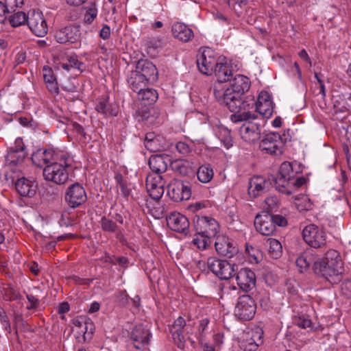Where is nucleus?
Segmentation results:
<instances>
[{
  "instance_id": "obj_1",
  "label": "nucleus",
  "mask_w": 351,
  "mask_h": 351,
  "mask_svg": "<svg viewBox=\"0 0 351 351\" xmlns=\"http://www.w3.org/2000/svg\"><path fill=\"white\" fill-rule=\"evenodd\" d=\"M230 81V86L225 90L220 83L214 84L213 90L216 99L234 112L230 116L232 122L255 119L256 116L252 111L255 104L254 99H241V95L250 87L249 78L243 75H237Z\"/></svg>"
},
{
  "instance_id": "obj_2",
  "label": "nucleus",
  "mask_w": 351,
  "mask_h": 351,
  "mask_svg": "<svg viewBox=\"0 0 351 351\" xmlns=\"http://www.w3.org/2000/svg\"><path fill=\"white\" fill-rule=\"evenodd\" d=\"M313 270L332 285L339 283L342 280L344 270L339 253L335 250H329L324 259L314 262Z\"/></svg>"
},
{
  "instance_id": "obj_3",
  "label": "nucleus",
  "mask_w": 351,
  "mask_h": 351,
  "mask_svg": "<svg viewBox=\"0 0 351 351\" xmlns=\"http://www.w3.org/2000/svg\"><path fill=\"white\" fill-rule=\"evenodd\" d=\"M73 162V160L69 154H60L57 160L44 167L43 174L45 180L58 185L65 184L69 180Z\"/></svg>"
},
{
  "instance_id": "obj_4",
  "label": "nucleus",
  "mask_w": 351,
  "mask_h": 351,
  "mask_svg": "<svg viewBox=\"0 0 351 351\" xmlns=\"http://www.w3.org/2000/svg\"><path fill=\"white\" fill-rule=\"evenodd\" d=\"M300 172V167L297 162H282L279 168L278 176L272 178L276 189L278 191H288L291 186L289 181L296 177Z\"/></svg>"
},
{
  "instance_id": "obj_5",
  "label": "nucleus",
  "mask_w": 351,
  "mask_h": 351,
  "mask_svg": "<svg viewBox=\"0 0 351 351\" xmlns=\"http://www.w3.org/2000/svg\"><path fill=\"white\" fill-rule=\"evenodd\" d=\"M302 237L305 243L311 247L321 248L326 245V234L323 229L311 223L302 230Z\"/></svg>"
},
{
  "instance_id": "obj_6",
  "label": "nucleus",
  "mask_w": 351,
  "mask_h": 351,
  "mask_svg": "<svg viewBox=\"0 0 351 351\" xmlns=\"http://www.w3.org/2000/svg\"><path fill=\"white\" fill-rule=\"evenodd\" d=\"M167 194L176 202L188 200L191 196V184L186 181L173 179L167 186Z\"/></svg>"
},
{
  "instance_id": "obj_7",
  "label": "nucleus",
  "mask_w": 351,
  "mask_h": 351,
  "mask_svg": "<svg viewBox=\"0 0 351 351\" xmlns=\"http://www.w3.org/2000/svg\"><path fill=\"white\" fill-rule=\"evenodd\" d=\"M220 58L215 56V51L210 48L204 49L197 57V65L199 71L207 75L213 73Z\"/></svg>"
},
{
  "instance_id": "obj_8",
  "label": "nucleus",
  "mask_w": 351,
  "mask_h": 351,
  "mask_svg": "<svg viewBox=\"0 0 351 351\" xmlns=\"http://www.w3.org/2000/svg\"><path fill=\"white\" fill-rule=\"evenodd\" d=\"M193 226L197 234H202L207 237L213 238L217 236L219 230L218 222L213 217L206 216H196Z\"/></svg>"
},
{
  "instance_id": "obj_9",
  "label": "nucleus",
  "mask_w": 351,
  "mask_h": 351,
  "mask_svg": "<svg viewBox=\"0 0 351 351\" xmlns=\"http://www.w3.org/2000/svg\"><path fill=\"white\" fill-rule=\"evenodd\" d=\"M208 268L218 278L227 280L230 278L235 272L234 264L227 261L220 260L215 257H210L207 260Z\"/></svg>"
},
{
  "instance_id": "obj_10",
  "label": "nucleus",
  "mask_w": 351,
  "mask_h": 351,
  "mask_svg": "<svg viewBox=\"0 0 351 351\" xmlns=\"http://www.w3.org/2000/svg\"><path fill=\"white\" fill-rule=\"evenodd\" d=\"M256 306L254 300L248 295L239 298L234 310V314L242 320L252 319L256 313Z\"/></svg>"
},
{
  "instance_id": "obj_11",
  "label": "nucleus",
  "mask_w": 351,
  "mask_h": 351,
  "mask_svg": "<svg viewBox=\"0 0 351 351\" xmlns=\"http://www.w3.org/2000/svg\"><path fill=\"white\" fill-rule=\"evenodd\" d=\"M283 139L276 132H271L265 136L261 141L259 147L271 155H281L282 153Z\"/></svg>"
},
{
  "instance_id": "obj_12",
  "label": "nucleus",
  "mask_w": 351,
  "mask_h": 351,
  "mask_svg": "<svg viewBox=\"0 0 351 351\" xmlns=\"http://www.w3.org/2000/svg\"><path fill=\"white\" fill-rule=\"evenodd\" d=\"M64 199L71 208H77L87 199L86 191L80 184H73L67 188Z\"/></svg>"
},
{
  "instance_id": "obj_13",
  "label": "nucleus",
  "mask_w": 351,
  "mask_h": 351,
  "mask_svg": "<svg viewBox=\"0 0 351 351\" xmlns=\"http://www.w3.org/2000/svg\"><path fill=\"white\" fill-rule=\"evenodd\" d=\"M27 19V25L36 36L43 37L47 33V25L41 12L29 10Z\"/></svg>"
},
{
  "instance_id": "obj_14",
  "label": "nucleus",
  "mask_w": 351,
  "mask_h": 351,
  "mask_svg": "<svg viewBox=\"0 0 351 351\" xmlns=\"http://www.w3.org/2000/svg\"><path fill=\"white\" fill-rule=\"evenodd\" d=\"M152 333L143 324L136 325L130 333V340L138 350L143 349L149 345Z\"/></svg>"
},
{
  "instance_id": "obj_15",
  "label": "nucleus",
  "mask_w": 351,
  "mask_h": 351,
  "mask_svg": "<svg viewBox=\"0 0 351 351\" xmlns=\"http://www.w3.org/2000/svg\"><path fill=\"white\" fill-rule=\"evenodd\" d=\"M165 182L162 176L149 174L146 178V188L149 196L154 200H159L165 191Z\"/></svg>"
},
{
  "instance_id": "obj_16",
  "label": "nucleus",
  "mask_w": 351,
  "mask_h": 351,
  "mask_svg": "<svg viewBox=\"0 0 351 351\" xmlns=\"http://www.w3.org/2000/svg\"><path fill=\"white\" fill-rule=\"evenodd\" d=\"M254 103V108L252 111L255 114L257 112L265 118H269L272 115L274 111L273 102L267 92L262 91L259 94L257 101ZM256 116L255 119L257 118V115Z\"/></svg>"
},
{
  "instance_id": "obj_17",
  "label": "nucleus",
  "mask_w": 351,
  "mask_h": 351,
  "mask_svg": "<svg viewBox=\"0 0 351 351\" xmlns=\"http://www.w3.org/2000/svg\"><path fill=\"white\" fill-rule=\"evenodd\" d=\"M254 226L258 232L265 236L271 235L276 230L272 215L265 212L256 215Z\"/></svg>"
},
{
  "instance_id": "obj_18",
  "label": "nucleus",
  "mask_w": 351,
  "mask_h": 351,
  "mask_svg": "<svg viewBox=\"0 0 351 351\" xmlns=\"http://www.w3.org/2000/svg\"><path fill=\"white\" fill-rule=\"evenodd\" d=\"M134 71L148 82H154L158 80V71L156 66L147 60H139Z\"/></svg>"
},
{
  "instance_id": "obj_19",
  "label": "nucleus",
  "mask_w": 351,
  "mask_h": 351,
  "mask_svg": "<svg viewBox=\"0 0 351 351\" xmlns=\"http://www.w3.org/2000/svg\"><path fill=\"white\" fill-rule=\"evenodd\" d=\"M216 252L220 256L232 258L238 252L234 241L228 237L220 235L216 237L215 242Z\"/></svg>"
},
{
  "instance_id": "obj_20",
  "label": "nucleus",
  "mask_w": 351,
  "mask_h": 351,
  "mask_svg": "<svg viewBox=\"0 0 351 351\" xmlns=\"http://www.w3.org/2000/svg\"><path fill=\"white\" fill-rule=\"evenodd\" d=\"M237 285L242 291L247 292L255 287L256 276L253 271L248 268H242L236 274Z\"/></svg>"
},
{
  "instance_id": "obj_21",
  "label": "nucleus",
  "mask_w": 351,
  "mask_h": 351,
  "mask_svg": "<svg viewBox=\"0 0 351 351\" xmlns=\"http://www.w3.org/2000/svg\"><path fill=\"white\" fill-rule=\"evenodd\" d=\"M80 25L75 24L58 31L56 34V38L60 43H75L80 40Z\"/></svg>"
},
{
  "instance_id": "obj_22",
  "label": "nucleus",
  "mask_w": 351,
  "mask_h": 351,
  "mask_svg": "<svg viewBox=\"0 0 351 351\" xmlns=\"http://www.w3.org/2000/svg\"><path fill=\"white\" fill-rule=\"evenodd\" d=\"M168 226L173 231L180 233H187L189 221L186 217L180 213H171L167 217Z\"/></svg>"
},
{
  "instance_id": "obj_23",
  "label": "nucleus",
  "mask_w": 351,
  "mask_h": 351,
  "mask_svg": "<svg viewBox=\"0 0 351 351\" xmlns=\"http://www.w3.org/2000/svg\"><path fill=\"white\" fill-rule=\"evenodd\" d=\"M270 184L269 180H267L261 176L253 177L249 182L248 193L255 198L265 193Z\"/></svg>"
},
{
  "instance_id": "obj_24",
  "label": "nucleus",
  "mask_w": 351,
  "mask_h": 351,
  "mask_svg": "<svg viewBox=\"0 0 351 351\" xmlns=\"http://www.w3.org/2000/svg\"><path fill=\"white\" fill-rule=\"evenodd\" d=\"M247 120V123L243 124L239 132L241 138L246 142L254 143L260 138L261 128L258 125Z\"/></svg>"
},
{
  "instance_id": "obj_25",
  "label": "nucleus",
  "mask_w": 351,
  "mask_h": 351,
  "mask_svg": "<svg viewBox=\"0 0 351 351\" xmlns=\"http://www.w3.org/2000/svg\"><path fill=\"white\" fill-rule=\"evenodd\" d=\"M59 156L52 149H39L32 154V160L35 165L42 167L43 165L57 160Z\"/></svg>"
},
{
  "instance_id": "obj_26",
  "label": "nucleus",
  "mask_w": 351,
  "mask_h": 351,
  "mask_svg": "<svg viewBox=\"0 0 351 351\" xmlns=\"http://www.w3.org/2000/svg\"><path fill=\"white\" fill-rule=\"evenodd\" d=\"M185 326V319L182 317H179L175 320L171 328V333L174 342L178 348L181 350H184L185 347V341L183 336V329Z\"/></svg>"
},
{
  "instance_id": "obj_27",
  "label": "nucleus",
  "mask_w": 351,
  "mask_h": 351,
  "mask_svg": "<svg viewBox=\"0 0 351 351\" xmlns=\"http://www.w3.org/2000/svg\"><path fill=\"white\" fill-rule=\"evenodd\" d=\"M171 165L175 172L183 176L193 175L196 170L194 163L189 160H176L171 162Z\"/></svg>"
},
{
  "instance_id": "obj_28",
  "label": "nucleus",
  "mask_w": 351,
  "mask_h": 351,
  "mask_svg": "<svg viewBox=\"0 0 351 351\" xmlns=\"http://www.w3.org/2000/svg\"><path fill=\"white\" fill-rule=\"evenodd\" d=\"M168 159L162 155L152 156L149 159V166L151 169L152 174H158L161 176V173H165L167 169Z\"/></svg>"
},
{
  "instance_id": "obj_29",
  "label": "nucleus",
  "mask_w": 351,
  "mask_h": 351,
  "mask_svg": "<svg viewBox=\"0 0 351 351\" xmlns=\"http://www.w3.org/2000/svg\"><path fill=\"white\" fill-rule=\"evenodd\" d=\"M213 73H215L217 78L215 83H220L221 86H223V82L230 81V77L232 76L231 66L226 62L223 63L222 60H219Z\"/></svg>"
},
{
  "instance_id": "obj_30",
  "label": "nucleus",
  "mask_w": 351,
  "mask_h": 351,
  "mask_svg": "<svg viewBox=\"0 0 351 351\" xmlns=\"http://www.w3.org/2000/svg\"><path fill=\"white\" fill-rule=\"evenodd\" d=\"M171 32L175 38L184 42L189 41L193 36L192 29L182 23H174Z\"/></svg>"
},
{
  "instance_id": "obj_31",
  "label": "nucleus",
  "mask_w": 351,
  "mask_h": 351,
  "mask_svg": "<svg viewBox=\"0 0 351 351\" xmlns=\"http://www.w3.org/2000/svg\"><path fill=\"white\" fill-rule=\"evenodd\" d=\"M263 331L262 329H256L252 332V335L250 339L243 341L241 343V347L245 351H255L258 347L263 343Z\"/></svg>"
},
{
  "instance_id": "obj_32",
  "label": "nucleus",
  "mask_w": 351,
  "mask_h": 351,
  "mask_svg": "<svg viewBox=\"0 0 351 351\" xmlns=\"http://www.w3.org/2000/svg\"><path fill=\"white\" fill-rule=\"evenodd\" d=\"M15 188L21 196L32 197L36 193V186L31 181L24 178L16 182Z\"/></svg>"
},
{
  "instance_id": "obj_33",
  "label": "nucleus",
  "mask_w": 351,
  "mask_h": 351,
  "mask_svg": "<svg viewBox=\"0 0 351 351\" xmlns=\"http://www.w3.org/2000/svg\"><path fill=\"white\" fill-rule=\"evenodd\" d=\"M128 83L133 91L137 93L142 90L148 82L142 77L134 71L130 72L128 77Z\"/></svg>"
},
{
  "instance_id": "obj_34",
  "label": "nucleus",
  "mask_w": 351,
  "mask_h": 351,
  "mask_svg": "<svg viewBox=\"0 0 351 351\" xmlns=\"http://www.w3.org/2000/svg\"><path fill=\"white\" fill-rule=\"evenodd\" d=\"M43 78L48 90L53 93H59V88L53 70L49 66H44L43 69Z\"/></svg>"
},
{
  "instance_id": "obj_35",
  "label": "nucleus",
  "mask_w": 351,
  "mask_h": 351,
  "mask_svg": "<svg viewBox=\"0 0 351 351\" xmlns=\"http://www.w3.org/2000/svg\"><path fill=\"white\" fill-rule=\"evenodd\" d=\"M95 110L97 112L105 117H115L118 114V108L116 105L109 104L106 99H102L96 105Z\"/></svg>"
},
{
  "instance_id": "obj_36",
  "label": "nucleus",
  "mask_w": 351,
  "mask_h": 351,
  "mask_svg": "<svg viewBox=\"0 0 351 351\" xmlns=\"http://www.w3.org/2000/svg\"><path fill=\"white\" fill-rule=\"evenodd\" d=\"M138 94V99L143 102L145 105H151L156 102L158 97L157 91L152 88H144L139 91Z\"/></svg>"
},
{
  "instance_id": "obj_37",
  "label": "nucleus",
  "mask_w": 351,
  "mask_h": 351,
  "mask_svg": "<svg viewBox=\"0 0 351 351\" xmlns=\"http://www.w3.org/2000/svg\"><path fill=\"white\" fill-rule=\"evenodd\" d=\"M315 261H317L313 257L312 252L306 251L296 259L295 264L300 268V271L302 272L303 269H307L311 264H314Z\"/></svg>"
},
{
  "instance_id": "obj_38",
  "label": "nucleus",
  "mask_w": 351,
  "mask_h": 351,
  "mask_svg": "<svg viewBox=\"0 0 351 351\" xmlns=\"http://www.w3.org/2000/svg\"><path fill=\"white\" fill-rule=\"evenodd\" d=\"M268 245V254L275 259L280 258L282 254V247L280 241L275 239H269L267 241Z\"/></svg>"
},
{
  "instance_id": "obj_39",
  "label": "nucleus",
  "mask_w": 351,
  "mask_h": 351,
  "mask_svg": "<svg viewBox=\"0 0 351 351\" xmlns=\"http://www.w3.org/2000/svg\"><path fill=\"white\" fill-rule=\"evenodd\" d=\"M213 175V169L208 165L200 166L197 171V179L202 183L209 182L212 180Z\"/></svg>"
},
{
  "instance_id": "obj_40",
  "label": "nucleus",
  "mask_w": 351,
  "mask_h": 351,
  "mask_svg": "<svg viewBox=\"0 0 351 351\" xmlns=\"http://www.w3.org/2000/svg\"><path fill=\"white\" fill-rule=\"evenodd\" d=\"M1 291L6 301L19 300L22 299V295L20 293L10 284L3 286Z\"/></svg>"
},
{
  "instance_id": "obj_41",
  "label": "nucleus",
  "mask_w": 351,
  "mask_h": 351,
  "mask_svg": "<svg viewBox=\"0 0 351 351\" xmlns=\"http://www.w3.org/2000/svg\"><path fill=\"white\" fill-rule=\"evenodd\" d=\"M145 147L152 152H157L160 149L159 137L154 133H147L145 137Z\"/></svg>"
},
{
  "instance_id": "obj_42",
  "label": "nucleus",
  "mask_w": 351,
  "mask_h": 351,
  "mask_svg": "<svg viewBox=\"0 0 351 351\" xmlns=\"http://www.w3.org/2000/svg\"><path fill=\"white\" fill-rule=\"evenodd\" d=\"M24 149L25 146H20V148L10 150L8 154V160L14 165L22 162L25 157Z\"/></svg>"
},
{
  "instance_id": "obj_43",
  "label": "nucleus",
  "mask_w": 351,
  "mask_h": 351,
  "mask_svg": "<svg viewBox=\"0 0 351 351\" xmlns=\"http://www.w3.org/2000/svg\"><path fill=\"white\" fill-rule=\"evenodd\" d=\"M83 8L86 11L84 16L83 23L91 24L97 16V8L96 4L95 3H91L89 5L84 6Z\"/></svg>"
},
{
  "instance_id": "obj_44",
  "label": "nucleus",
  "mask_w": 351,
  "mask_h": 351,
  "mask_svg": "<svg viewBox=\"0 0 351 351\" xmlns=\"http://www.w3.org/2000/svg\"><path fill=\"white\" fill-rule=\"evenodd\" d=\"M293 324L299 328L306 329L312 326V321L309 317L304 314H298L292 318Z\"/></svg>"
},
{
  "instance_id": "obj_45",
  "label": "nucleus",
  "mask_w": 351,
  "mask_h": 351,
  "mask_svg": "<svg viewBox=\"0 0 351 351\" xmlns=\"http://www.w3.org/2000/svg\"><path fill=\"white\" fill-rule=\"evenodd\" d=\"M95 330V325L92 320L87 318L84 328L82 330H77L79 335H82L84 341H88L92 339L93 334Z\"/></svg>"
},
{
  "instance_id": "obj_46",
  "label": "nucleus",
  "mask_w": 351,
  "mask_h": 351,
  "mask_svg": "<svg viewBox=\"0 0 351 351\" xmlns=\"http://www.w3.org/2000/svg\"><path fill=\"white\" fill-rule=\"evenodd\" d=\"M27 14L23 12L14 13L13 15L10 16L9 19L10 25L14 27L21 26L25 23L27 24Z\"/></svg>"
},
{
  "instance_id": "obj_47",
  "label": "nucleus",
  "mask_w": 351,
  "mask_h": 351,
  "mask_svg": "<svg viewBox=\"0 0 351 351\" xmlns=\"http://www.w3.org/2000/svg\"><path fill=\"white\" fill-rule=\"evenodd\" d=\"M295 201V204L299 210H309L313 208V203L306 195L296 197Z\"/></svg>"
},
{
  "instance_id": "obj_48",
  "label": "nucleus",
  "mask_w": 351,
  "mask_h": 351,
  "mask_svg": "<svg viewBox=\"0 0 351 351\" xmlns=\"http://www.w3.org/2000/svg\"><path fill=\"white\" fill-rule=\"evenodd\" d=\"M100 226L104 232L115 233L119 231V227L117 226L116 223L105 216L101 217Z\"/></svg>"
},
{
  "instance_id": "obj_49",
  "label": "nucleus",
  "mask_w": 351,
  "mask_h": 351,
  "mask_svg": "<svg viewBox=\"0 0 351 351\" xmlns=\"http://www.w3.org/2000/svg\"><path fill=\"white\" fill-rule=\"evenodd\" d=\"M210 239L202 234H197L196 232L192 243L199 250H205L210 245Z\"/></svg>"
},
{
  "instance_id": "obj_50",
  "label": "nucleus",
  "mask_w": 351,
  "mask_h": 351,
  "mask_svg": "<svg viewBox=\"0 0 351 351\" xmlns=\"http://www.w3.org/2000/svg\"><path fill=\"white\" fill-rule=\"evenodd\" d=\"M290 187L289 190H287L288 191H280L282 193H285L287 195H290L293 193H294L295 189L301 187L306 183V179L301 176L298 178H294L291 179L289 181Z\"/></svg>"
},
{
  "instance_id": "obj_51",
  "label": "nucleus",
  "mask_w": 351,
  "mask_h": 351,
  "mask_svg": "<svg viewBox=\"0 0 351 351\" xmlns=\"http://www.w3.org/2000/svg\"><path fill=\"white\" fill-rule=\"evenodd\" d=\"M218 137L221 141L223 143L226 147H229L232 145V137L230 135V131L228 129L224 128H219Z\"/></svg>"
},
{
  "instance_id": "obj_52",
  "label": "nucleus",
  "mask_w": 351,
  "mask_h": 351,
  "mask_svg": "<svg viewBox=\"0 0 351 351\" xmlns=\"http://www.w3.org/2000/svg\"><path fill=\"white\" fill-rule=\"evenodd\" d=\"M177 151L183 156H188L191 152V147L185 142L180 141L176 143Z\"/></svg>"
},
{
  "instance_id": "obj_53",
  "label": "nucleus",
  "mask_w": 351,
  "mask_h": 351,
  "mask_svg": "<svg viewBox=\"0 0 351 351\" xmlns=\"http://www.w3.org/2000/svg\"><path fill=\"white\" fill-rule=\"evenodd\" d=\"M26 297L27 300L30 303V305L27 306V309L31 310L37 308V307L39 305L38 298L32 294H27Z\"/></svg>"
},
{
  "instance_id": "obj_54",
  "label": "nucleus",
  "mask_w": 351,
  "mask_h": 351,
  "mask_svg": "<svg viewBox=\"0 0 351 351\" xmlns=\"http://www.w3.org/2000/svg\"><path fill=\"white\" fill-rule=\"evenodd\" d=\"M86 319V317H77L73 319V324L76 328L77 331L82 330L84 328Z\"/></svg>"
},
{
  "instance_id": "obj_55",
  "label": "nucleus",
  "mask_w": 351,
  "mask_h": 351,
  "mask_svg": "<svg viewBox=\"0 0 351 351\" xmlns=\"http://www.w3.org/2000/svg\"><path fill=\"white\" fill-rule=\"evenodd\" d=\"M274 226L278 225V226H285L287 225V221L285 217L280 215H272Z\"/></svg>"
},
{
  "instance_id": "obj_56",
  "label": "nucleus",
  "mask_w": 351,
  "mask_h": 351,
  "mask_svg": "<svg viewBox=\"0 0 351 351\" xmlns=\"http://www.w3.org/2000/svg\"><path fill=\"white\" fill-rule=\"evenodd\" d=\"M117 300L121 305L125 306L128 303V295L125 291H121L117 295Z\"/></svg>"
},
{
  "instance_id": "obj_57",
  "label": "nucleus",
  "mask_w": 351,
  "mask_h": 351,
  "mask_svg": "<svg viewBox=\"0 0 351 351\" xmlns=\"http://www.w3.org/2000/svg\"><path fill=\"white\" fill-rule=\"evenodd\" d=\"M8 12L7 5L3 1H0V23H2L6 19L5 14Z\"/></svg>"
},
{
  "instance_id": "obj_58",
  "label": "nucleus",
  "mask_w": 351,
  "mask_h": 351,
  "mask_svg": "<svg viewBox=\"0 0 351 351\" xmlns=\"http://www.w3.org/2000/svg\"><path fill=\"white\" fill-rule=\"evenodd\" d=\"M99 36L104 39L107 40L110 36V29L108 25H105L100 31Z\"/></svg>"
},
{
  "instance_id": "obj_59",
  "label": "nucleus",
  "mask_w": 351,
  "mask_h": 351,
  "mask_svg": "<svg viewBox=\"0 0 351 351\" xmlns=\"http://www.w3.org/2000/svg\"><path fill=\"white\" fill-rule=\"evenodd\" d=\"M119 187L120 189L121 194L125 197H128V196H130V195L131 193V191L128 187V184L127 182L125 183H122V184L119 185Z\"/></svg>"
},
{
  "instance_id": "obj_60",
  "label": "nucleus",
  "mask_w": 351,
  "mask_h": 351,
  "mask_svg": "<svg viewBox=\"0 0 351 351\" xmlns=\"http://www.w3.org/2000/svg\"><path fill=\"white\" fill-rule=\"evenodd\" d=\"M318 84H319V91L316 93L317 95H320L322 99H324L326 97V90H325V86L324 84V82L322 80H318Z\"/></svg>"
},
{
  "instance_id": "obj_61",
  "label": "nucleus",
  "mask_w": 351,
  "mask_h": 351,
  "mask_svg": "<svg viewBox=\"0 0 351 351\" xmlns=\"http://www.w3.org/2000/svg\"><path fill=\"white\" fill-rule=\"evenodd\" d=\"M342 290H347L349 293H347L350 297H351V280H348L343 282L341 285Z\"/></svg>"
},
{
  "instance_id": "obj_62",
  "label": "nucleus",
  "mask_w": 351,
  "mask_h": 351,
  "mask_svg": "<svg viewBox=\"0 0 351 351\" xmlns=\"http://www.w3.org/2000/svg\"><path fill=\"white\" fill-rule=\"evenodd\" d=\"M69 62L71 68L77 69L78 70L81 69V66L83 64L82 62H79L75 58L70 59Z\"/></svg>"
},
{
  "instance_id": "obj_63",
  "label": "nucleus",
  "mask_w": 351,
  "mask_h": 351,
  "mask_svg": "<svg viewBox=\"0 0 351 351\" xmlns=\"http://www.w3.org/2000/svg\"><path fill=\"white\" fill-rule=\"evenodd\" d=\"M69 311V305L67 302H62L60 304L58 308V313L64 314Z\"/></svg>"
},
{
  "instance_id": "obj_64",
  "label": "nucleus",
  "mask_w": 351,
  "mask_h": 351,
  "mask_svg": "<svg viewBox=\"0 0 351 351\" xmlns=\"http://www.w3.org/2000/svg\"><path fill=\"white\" fill-rule=\"evenodd\" d=\"M115 262L121 266L125 267L128 263V259L124 256H116Z\"/></svg>"
}]
</instances>
